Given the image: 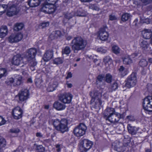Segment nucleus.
<instances>
[{
    "label": "nucleus",
    "mask_w": 152,
    "mask_h": 152,
    "mask_svg": "<svg viewBox=\"0 0 152 152\" xmlns=\"http://www.w3.org/2000/svg\"><path fill=\"white\" fill-rule=\"evenodd\" d=\"M103 117L106 120L112 123L118 122L123 117L120 113L116 112L114 109L110 107L107 108L104 110Z\"/></svg>",
    "instance_id": "obj_1"
},
{
    "label": "nucleus",
    "mask_w": 152,
    "mask_h": 152,
    "mask_svg": "<svg viewBox=\"0 0 152 152\" xmlns=\"http://www.w3.org/2000/svg\"><path fill=\"white\" fill-rule=\"evenodd\" d=\"M58 0H47L42 4L41 11L45 13L52 14L56 10V3Z\"/></svg>",
    "instance_id": "obj_2"
},
{
    "label": "nucleus",
    "mask_w": 152,
    "mask_h": 152,
    "mask_svg": "<svg viewBox=\"0 0 152 152\" xmlns=\"http://www.w3.org/2000/svg\"><path fill=\"white\" fill-rule=\"evenodd\" d=\"M87 44L86 40L81 37H75L71 42V46L74 51L82 50L86 47Z\"/></svg>",
    "instance_id": "obj_3"
},
{
    "label": "nucleus",
    "mask_w": 152,
    "mask_h": 152,
    "mask_svg": "<svg viewBox=\"0 0 152 152\" xmlns=\"http://www.w3.org/2000/svg\"><path fill=\"white\" fill-rule=\"evenodd\" d=\"M37 53V50L35 48H31L28 49L26 52L25 57L28 62H30V65L34 67L37 64L35 61V56Z\"/></svg>",
    "instance_id": "obj_4"
},
{
    "label": "nucleus",
    "mask_w": 152,
    "mask_h": 152,
    "mask_svg": "<svg viewBox=\"0 0 152 152\" xmlns=\"http://www.w3.org/2000/svg\"><path fill=\"white\" fill-rule=\"evenodd\" d=\"M137 78L136 73L132 72L126 79L125 81V87L129 88L134 87L137 83Z\"/></svg>",
    "instance_id": "obj_5"
},
{
    "label": "nucleus",
    "mask_w": 152,
    "mask_h": 152,
    "mask_svg": "<svg viewBox=\"0 0 152 152\" xmlns=\"http://www.w3.org/2000/svg\"><path fill=\"white\" fill-rule=\"evenodd\" d=\"M87 129V127L83 123H80L75 128L73 133L75 135L79 137L83 136L85 134Z\"/></svg>",
    "instance_id": "obj_6"
},
{
    "label": "nucleus",
    "mask_w": 152,
    "mask_h": 152,
    "mask_svg": "<svg viewBox=\"0 0 152 152\" xmlns=\"http://www.w3.org/2000/svg\"><path fill=\"white\" fill-rule=\"evenodd\" d=\"M144 109L149 112H152V96H148L143 100Z\"/></svg>",
    "instance_id": "obj_7"
},
{
    "label": "nucleus",
    "mask_w": 152,
    "mask_h": 152,
    "mask_svg": "<svg viewBox=\"0 0 152 152\" xmlns=\"http://www.w3.org/2000/svg\"><path fill=\"white\" fill-rule=\"evenodd\" d=\"M128 142L126 143L124 145L121 142L117 141H115L114 142L112 145L114 146L115 150L119 152H123L125 150V147L128 145L130 142V139L128 140Z\"/></svg>",
    "instance_id": "obj_8"
},
{
    "label": "nucleus",
    "mask_w": 152,
    "mask_h": 152,
    "mask_svg": "<svg viewBox=\"0 0 152 152\" xmlns=\"http://www.w3.org/2000/svg\"><path fill=\"white\" fill-rule=\"evenodd\" d=\"M23 35L21 33L12 34L8 38L9 42L11 43L18 42L21 40Z\"/></svg>",
    "instance_id": "obj_9"
},
{
    "label": "nucleus",
    "mask_w": 152,
    "mask_h": 152,
    "mask_svg": "<svg viewBox=\"0 0 152 152\" xmlns=\"http://www.w3.org/2000/svg\"><path fill=\"white\" fill-rule=\"evenodd\" d=\"M68 124V121L66 119H62L59 125L56 127V130L62 133L68 131L69 128L67 126Z\"/></svg>",
    "instance_id": "obj_10"
},
{
    "label": "nucleus",
    "mask_w": 152,
    "mask_h": 152,
    "mask_svg": "<svg viewBox=\"0 0 152 152\" xmlns=\"http://www.w3.org/2000/svg\"><path fill=\"white\" fill-rule=\"evenodd\" d=\"M81 143L82 146L80 148V150L82 151L86 152L90 149L93 145V142L87 139L83 140Z\"/></svg>",
    "instance_id": "obj_11"
},
{
    "label": "nucleus",
    "mask_w": 152,
    "mask_h": 152,
    "mask_svg": "<svg viewBox=\"0 0 152 152\" xmlns=\"http://www.w3.org/2000/svg\"><path fill=\"white\" fill-rule=\"evenodd\" d=\"M19 12L17 6L14 4L12 5L7 10V15L9 17L17 15Z\"/></svg>",
    "instance_id": "obj_12"
},
{
    "label": "nucleus",
    "mask_w": 152,
    "mask_h": 152,
    "mask_svg": "<svg viewBox=\"0 0 152 152\" xmlns=\"http://www.w3.org/2000/svg\"><path fill=\"white\" fill-rule=\"evenodd\" d=\"M23 112L20 107H17L13 110L12 111V115L13 118L18 120L22 117Z\"/></svg>",
    "instance_id": "obj_13"
},
{
    "label": "nucleus",
    "mask_w": 152,
    "mask_h": 152,
    "mask_svg": "<svg viewBox=\"0 0 152 152\" xmlns=\"http://www.w3.org/2000/svg\"><path fill=\"white\" fill-rule=\"evenodd\" d=\"M53 56V52L52 50H46L44 53L43 57V59L44 61L48 62Z\"/></svg>",
    "instance_id": "obj_14"
},
{
    "label": "nucleus",
    "mask_w": 152,
    "mask_h": 152,
    "mask_svg": "<svg viewBox=\"0 0 152 152\" xmlns=\"http://www.w3.org/2000/svg\"><path fill=\"white\" fill-rule=\"evenodd\" d=\"M72 97L71 96H59V100L64 104H69L71 102Z\"/></svg>",
    "instance_id": "obj_15"
},
{
    "label": "nucleus",
    "mask_w": 152,
    "mask_h": 152,
    "mask_svg": "<svg viewBox=\"0 0 152 152\" xmlns=\"http://www.w3.org/2000/svg\"><path fill=\"white\" fill-rule=\"evenodd\" d=\"M62 35L63 34L60 31L57 30L53 31L49 36V37L51 39L53 40L60 38Z\"/></svg>",
    "instance_id": "obj_16"
},
{
    "label": "nucleus",
    "mask_w": 152,
    "mask_h": 152,
    "mask_svg": "<svg viewBox=\"0 0 152 152\" xmlns=\"http://www.w3.org/2000/svg\"><path fill=\"white\" fill-rule=\"evenodd\" d=\"M53 107L58 110H62L65 109L66 106L58 101H55L53 104Z\"/></svg>",
    "instance_id": "obj_17"
},
{
    "label": "nucleus",
    "mask_w": 152,
    "mask_h": 152,
    "mask_svg": "<svg viewBox=\"0 0 152 152\" xmlns=\"http://www.w3.org/2000/svg\"><path fill=\"white\" fill-rule=\"evenodd\" d=\"M98 96H93L91 100V103H94L95 107H99L102 104V102Z\"/></svg>",
    "instance_id": "obj_18"
},
{
    "label": "nucleus",
    "mask_w": 152,
    "mask_h": 152,
    "mask_svg": "<svg viewBox=\"0 0 152 152\" xmlns=\"http://www.w3.org/2000/svg\"><path fill=\"white\" fill-rule=\"evenodd\" d=\"M58 86V83L56 81H51L49 84L47 91L48 92H52L56 90Z\"/></svg>",
    "instance_id": "obj_19"
},
{
    "label": "nucleus",
    "mask_w": 152,
    "mask_h": 152,
    "mask_svg": "<svg viewBox=\"0 0 152 152\" xmlns=\"http://www.w3.org/2000/svg\"><path fill=\"white\" fill-rule=\"evenodd\" d=\"M143 37L146 39H149L152 37V32L151 30L145 29L142 31Z\"/></svg>",
    "instance_id": "obj_20"
},
{
    "label": "nucleus",
    "mask_w": 152,
    "mask_h": 152,
    "mask_svg": "<svg viewBox=\"0 0 152 152\" xmlns=\"http://www.w3.org/2000/svg\"><path fill=\"white\" fill-rule=\"evenodd\" d=\"M40 0H28V5L31 7H37L39 6L41 3Z\"/></svg>",
    "instance_id": "obj_21"
},
{
    "label": "nucleus",
    "mask_w": 152,
    "mask_h": 152,
    "mask_svg": "<svg viewBox=\"0 0 152 152\" xmlns=\"http://www.w3.org/2000/svg\"><path fill=\"white\" fill-rule=\"evenodd\" d=\"M130 55L125 56L122 58L123 63L126 65H129L131 64L133 61L131 58Z\"/></svg>",
    "instance_id": "obj_22"
},
{
    "label": "nucleus",
    "mask_w": 152,
    "mask_h": 152,
    "mask_svg": "<svg viewBox=\"0 0 152 152\" xmlns=\"http://www.w3.org/2000/svg\"><path fill=\"white\" fill-rule=\"evenodd\" d=\"M8 28L6 26H2L0 28L1 38H2L6 36L8 33Z\"/></svg>",
    "instance_id": "obj_23"
},
{
    "label": "nucleus",
    "mask_w": 152,
    "mask_h": 152,
    "mask_svg": "<svg viewBox=\"0 0 152 152\" xmlns=\"http://www.w3.org/2000/svg\"><path fill=\"white\" fill-rule=\"evenodd\" d=\"M119 73L122 76L124 77L129 72V71L127 69H125L123 66H121L118 69Z\"/></svg>",
    "instance_id": "obj_24"
},
{
    "label": "nucleus",
    "mask_w": 152,
    "mask_h": 152,
    "mask_svg": "<svg viewBox=\"0 0 152 152\" xmlns=\"http://www.w3.org/2000/svg\"><path fill=\"white\" fill-rule=\"evenodd\" d=\"M127 128L129 133L132 134H135L137 131V128L134 126H132L129 124L128 125Z\"/></svg>",
    "instance_id": "obj_25"
},
{
    "label": "nucleus",
    "mask_w": 152,
    "mask_h": 152,
    "mask_svg": "<svg viewBox=\"0 0 152 152\" xmlns=\"http://www.w3.org/2000/svg\"><path fill=\"white\" fill-rule=\"evenodd\" d=\"M121 49L116 45H113L112 46V50L113 53L116 55H118L120 53Z\"/></svg>",
    "instance_id": "obj_26"
},
{
    "label": "nucleus",
    "mask_w": 152,
    "mask_h": 152,
    "mask_svg": "<svg viewBox=\"0 0 152 152\" xmlns=\"http://www.w3.org/2000/svg\"><path fill=\"white\" fill-rule=\"evenodd\" d=\"M24 27V24L22 23H17L14 26V30L18 31L21 30Z\"/></svg>",
    "instance_id": "obj_27"
},
{
    "label": "nucleus",
    "mask_w": 152,
    "mask_h": 152,
    "mask_svg": "<svg viewBox=\"0 0 152 152\" xmlns=\"http://www.w3.org/2000/svg\"><path fill=\"white\" fill-rule=\"evenodd\" d=\"M131 15L127 13H125L123 14L121 18V20L123 22L128 20L130 18Z\"/></svg>",
    "instance_id": "obj_28"
},
{
    "label": "nucleus",
    "mask_w": 152,
    "mask_h": 152,
    "mask_svg": "<svg viewBox=\"0 0 152 152\" xmlns=\"http://www.w3.org/2000/svg\"><path fill=\"white\" fill-rule=\"evenodd\" d=\"M103 61L106 65L110 64L113 63L111 58L109 56L105 57L103 59Z\"/></svg>",
    "instance_id": "obj_29"
},
{
    "label": "nucleus",
    "mask_w": 152,
    "mask_h": 152,
    "mask_svg": "<svg viewBox=\"0 0 152 152\" xmlns=\"http://www.w3.org/2000/svg\"><path fill=\"white\" fill-rule=\"evenodd\" d=\"M99 38L102 41L107 40L109 36L108 32H104L103 33H99Z\"/></svg>",
    "instance_id": "obj_30"
},
{
    "label": "nucleus",
    "mask_w": 152,
    "mask_h": 152,
    "mask_svg": "<svg viewBox=\"0 0 152 152\" xmlns=\"http://www.w3.org/2000/svg\"><path fill=\"white\" fill-rule=\"evenodd\" d=\"M29 90L26 88L21 90L17 95H30Z\"/></svg>",
    "instance_id": "obj_31"
},
{
    "label": "nucleus",
    "mask_w": 152,
    "mask_h": 152,
    "mask_svg": "<svg viewBox=\"0 0 152 152\" xmlns=\"http://www.w3.org/2000/svg\"><path fill=\"white\" fill-rule=\"evenodd\" d=\"M71 52L70 48L69 46H66L62 51V54L68 56Z\"/></svg>",
    "instance_id": "obj_32"
},
{
    "label": "nucleus",
    "mask_w": 152,
    "mask_h": 152,
    "mask_svg": "<svg viewBox=\"0 0 152 152\" xmlns=\"http://www.w3.org/2000/svg\"><path fill=\"white\" fill-rule=\"evenodd\" d=\"M140 45L142 48L144 50L147 48L149 45L148 42L142 39L141 40Z\"/></svg>",
    "instance_id": "obj_33"
},
{
    "label": "nucleus",
    "mask_w": 152,
    "mask_h": 152,
    "mask_svg": "<svg viewBox=\"0 0 152 152\" xmlns=\"http://www.w3.org/2000/svg\"><path fill=\"white\" fill-rule=\"evenodd\" d=\"M105 78L103 74H99L96 77V82L97 84L102 82V80Z\"/></svg>",
    "instance_id": "obj_34"
},
{
    "label": "nucleus",
    "mask_w": 152,
    "mask_h": 152,
    "mask_svg": "<svg viewBox=\"0 0 152 152\" xmlns=\"http://www.w3.org/2000/svg\"><path fill=\"white\" fill-rule=\"evenodd\" d=\"M105 78V81L108 83H110L112 81V76L110 73H107L106 75Z\"/></svg>",
    "instance_id": "obj_35"
},
{
    "label": "nucleus",
    "mask_w": 152,
    "mask_h": 152,
    "mask_svg": "<svg viewBox=\"0 0 152 152\" xmlns=\"http://www.w3.org/2000/svg\"><path fill=\"white\" fill-rule=\"evenodd\" d=\"M7 70L5 69L4 68L0 69V78L6 76L7 75Z\"/></svg>",
    "instance_id": "obj_36"
},
{
    "label": "nucleus",
    "mask_w": 152,
    "mask_h": 152,
    "mask_svg": "<svg viewBox=\"0 0 152 152\" xmlns=\"http://www.w3.org/2000/svg\"><path fill=\"white\" fill-rule=\"evenodd\" d=\"M63 62V60L60 58H56L53 61V64L57 65L62 64Z\"/></svg>",
    "instance_id": "obj_37"
},
{
    "label": "nucleus",
    "mask_w": 152,
    "mask_h": 152,
    "mask_svg": "<svg viewBox=\"0 0 152 152\" xmlns=\"http://www.w3.org/2000/svg\"><path fill=\"white\" fill-rule=\"evenodd\" d=\"M140 22L142 23H145L147 24H149L151 22V20L148 18H140Z\"/></svg>",
    "instance_id": "obj_38"
},
{
    "label": "nucleus",
    "mask_w": 152,
    "mask_h": 152,
    "mask_svg": "<svg viewBox=\"0 0 152 152\" xmlns=\"http://www.w3.org/2000/svg\"><path fill=\"white\" fill-rule=\"evenodd\" d=\"M60 122L61 121H59L57 119L53 121V124L56 129V127L59 125Z\"/></svg>",
    "instance_id": "obj_39"
},
{
    "label": "nucleus",
    "mask_w": 152,
    "mask_h": 152,
    "mask_svg": "<svg viewBox=\"0 0 152 152\" xmlns=\"http://www.w3.org/2000/svg\"><path fill=\"white\" fill-rule=\"evenodd\" d=\"M36 149L39 152H44L45 151V148L42 145H37Z\"/></svg>",
    "instance_id": "obj_40"
},
{
    "label": "nucleus",
    "mask_w": 152,
    "mask_h": 152,
    "mask_svg": "<svg viewBox=\"0 0 152 152\" xmlns=\"http://www.w3.org/2000/svg\"><path fill=\"white\" fill-rule=\"evenodd\" d=\"M16 97H18L19 101H24L26 100L28 98V96H16Z\"/></svg>",
    "instance_id": "obj_41"
},
{
    "label": "nucleus",
    "mask_w": 152,
    "mask_h": 152,
    "mask_svg": "<svg viewBox=\"0 0 152 152\" xmlns=\"http://www.w3.org/2000/svg\"><path fill=\"white\" fill-rule=\"evenodd\" d=\"M6 145V141L5 139L2 137H0V147H4Z\"/></svg>",
    "instance_id": "obj_42"
},
{
    "label": "nucleus",
    "mask_w": 152,
    "mask_h": 152,
    "mask_svg": "<svg viewBox=\"0 0 152 152\" xmlns=\"http://www.w3.org/2000/svg\"><path fill=\"white\" fill-rule=\"evenodd\" d=\"M20 60L18 58H17L15 59V57L13 58L12 64L15 65L17 66L19 65L20 64Z\"/></svg>",
    "instance_id": "obj_43"
},
{
    "label": "nucleus",
    "mask_w": 152,
    "mask_h": 152,
    "mask_svg": "<svg viewBox=\"0 0 152 152\" xmlns=\"http://www.w3.org/2000/svg\"><path fill=\"white\" fill-rule=\"evenodd\" d=\"M15 81H16V85H20L22 83V77L21 76H19L18 78H16Z\"/></svg>",
    "instance_id": "obj_44"
},
{
    "label": "nucleus",
    "mask_w": 152,
    "mask_h": 152,
    "mask_svg": "<svg viewBox=\"0 0 152 152\" xmlns=\"http://www.w3.org/2000/svg\"><path fill=\"white\" fill-rule=\"evenodd\" d=\"M15 79L12 77L10 78L8 80L5 81L6 83L8 85H12L15 81Z\"/></svg>",
    "instance_id": "obj_45"
},
{
    "label": "nucleus",
    "mask_w": 152,
    "mask_h": 152,
    "mask_svg": "<svg viewBox=\"0 0 152 152\" xmlns=\"http://www.w3.org/2000/svg\"><path fill=\"white\" fill-rule=\"evenodd\" d=\"M49 22H44L41 23L40 24V26H41L42 28H43L49 26Z\"/></svg>",
    "instance_id": "obj_46"
},
{
    "label": "nucleus",
    "mask_w": 152,
    "mask_h": 152,
    "mask_svg": "<svg viewBox=\"0 0 152 152\" xmlns=\"http://www.w3.org/2000/svg\"><path fill=\"white\" fill-rule=\"evenodd\" d=\"M147 91L152 95V84H148L147 86Z\"/></svg>",
    "instance_id": "obj_47"
},
{
    "label": "nucleus",
    "mask_w": 152,
    "mask_h": 152,
    "mask_svg": "<svg viewBox=\"0 0 152 152\" xmlns=\"http://www.w3.org/2000/svg\"><path fill=\"white\" fill-rule=\"evenodd\" d=\"M107 28L106 26H104L103 27L101 28L99 30V33H103L104 32H108L106 31V29Z\"/></svg>",
    "instance_id": "obj_48"
},
{
    "label": "nucleus",
    "mask_w": 152,
    "mask_h": 152,
    "mask_svg": "<svg viewBox=\"0 0 152 152\" xmlns=\"http://www.w3.org/2000/svg\"><path fill=\"white\" fill-rule=\"evenodd\" d=\"M10 131L11 133L16 134L19 133L20 130L18 128H13L11 129Z\"/></svg>",
    "instance_id": "obj_49"
},
{
    "label": "nucleus",
    "mask_w": 152,
    "mask_h": 152,
    "mask_svg": "<svg viewBox=\"0 0 152 152\" xmlns=\"http://www.w3.org/2000/svg\"><path fill=\"white\" fill-rule=\"evenodd\" d=\"M73 15L70 13H67L65 14L64 15V17L65 18L68 19V20L72 18Z\"/></svg>",
    "instance_id": "obj_50"
},
{
    "label": "nucleus",
    "mask_w": 152,
    "mask_h": 152,
    "mask_svg": "<svg viewBox=\"0 0 152 152\" xmlns=\"http://www.w3.org/2000/svg\"><path fill=\"white\" fill-rule=\"evenodd\" d=\"M126 118L128 120L132 121H134L135 120L134 117L131 115L127 116Z\"/></svg>",
    "instance_id": "obj_51"
},
{
    "label": "nucleus",
    "mask_w": 152,
    "mask_h": 152,
    "mask_svg": "<svg viewBox=\"0 0 152 152\" xmlns=\"http://www.w3.org/2000/svg\"><path fill=\"white\" fill-rule=\"evenodd\" d=\"M143 5H147L151 3V0H140Z\"/></svg>",
    "instance_id": "obj_52"
},
{
    "label": "nucleus",
    "mask_w": 152,
    "mask_h": 152,
    "mask_svg": "<svg viewBox=\"0 0 152 152\" xmlns=\"http://www.w3.org/2000/svg\"><path fill=\"white\" fill-rule=\"evenodd\" d=\"M118 87V84L116 82L114 83L112 85V88L113 90H115Z\"/></svg>",
    "instance_id": "obj_53"
},
{
    "label": "nucleus",
    "mask_w": 152,
    "mask_h": 152,
    "mask_svg": "<svg viewBox=\"0 0 152 152\" xmlns=\"http://www.w3.org/2000/svg\"><path fill=\"white\" fill-rule=\"evenodd\" d=\"M140 64L142 67H145L147 65V62L145 61H141L140 62Z\"/></svg>",
    "instance_id": "obj_54"
},
{
    "label": "nucleus",
    "mask_w": 152,
    "mask_h": 152,
    "mask_svg": "<svg viewBox=\"0 0 152 152\" xmlns=\"http://www.w3.org/2000/svg\"><path fill=\"white\" fill-rule=\"evenodd\" d=\"M77 16H78L83 17L85 16V14L83 12L77 10Z\"/></svg>",
    "instance_id": "obj_55"
},
{
    "label": "nucleus",
    "mask_w": 152,
    "mask_h": 152,
    "mask_svg": "<svg viewBox=\"0 0 152 152\" xmlns=\"http://www.w3.org/2000/svg\"><path fill=\"white\" fill-rule=\"evenodd\" d=\"M109 19L110 20L113 21L116 20L117 18L114 15H110L109 16Z\"/></svg>",
    "instance_id": "obj_56"
},
{
    "label": "nucleus",
    "mask_w": 152,
    "mask_h": 152,
    "mask_svg": "<svg viewBox=\"0 0 152 152\" xmlns=\"http://www.w3.org/2000/svg\"><path fill=\"white\" fill-rule=\"evenodd\" d=\"M5 120L1 116H0V126L3 125L5 123Z\"/></svg>",
    "instance_id": "obj_57"
},
{
    "label": "nucleus",
    "mask_w": 152,
    "mask_h": 152,
    "mask_svg": "<svg viewBox=\"0 0 152 152\" xmlns=\"http://www.w3.org/2000/svg\"><path fill=\"white\" fill-rule=\"evenodd\" d=\"M72 77V74L71 72H69L67 74V75L66 76V78L67 79H69V78H71Z\"/></svg>",
    "instance_id": "obj_58"
},
{
    "label": "nucleus",
    "mask_w": 152,
    "mask_h": 152,
    "mask_svg": "<svg viewBox=\"0 0 152 152\" xmlns=\"http://www.w3.org/2000/svg\"><path fill=\"white\" fill-rule=\"evenodd\" d=\"M65 37L66 40L68 41L70 40L72 38V36L70 35H66Z\"/></svg>",
    "instance_id": "obj_59"
},
{
    "label": "nucleus",
    "mask_w": 152,
    "mask_h": 152,
    "mask_svg": "<svg viewBox=\"0 0 152 152\" xmlns=\"http://www.w3.org/2000/svg\"><path fill=\"white\" fill-rule=\"evenodd\" d=\"M138 19L137 18H136L134 21L133 24L134 26H137V23L138 22Z\"/></svg>",
    "instance_id": "obj_60"
},
{
    "label": "nucleus",
    "mask_w": 152,
    "mask_h": 152,
    "mask_svg": "<svg viewBox=\"0 0 152 152\" xmlns=\"http://www.w3.org/2000/svg\"><path fill=\"white\" fill-rule=\"evenodd\" d=\"M56 148H57L56 151H59L61 149L60 148V145L59 144L56 145Z\"/></svg>",
    "instance_id": "obj_61"
},
{
    "label": "nucleus",
    "mask_w": 152,
    "mask_h": 152,
    "mask_svg": "<svg viewBox=\"0 0 152 152\" xmlns=\"http://www.w3.org/2000/svg\"><path fill=\"white\" fill-rule=\"evenodd\" d=\"M27 82L29 83H32V79L31 77H29L28 78Z\"/></svg>",
    "instance_id": "obj_62"
},
{
    "label": "nucleus",
    "mask_w": 152,
    "mask_h": 152,
    "mask_svg": "<svg viewBox=\"0 0 152 152\" xmlns=\"http://www.w3.org/2000/svg\"><path fill=\"white\" fill-rule=\"evenodd\" d=\"M137 56V54L136 53H133L132 54L131 56H132V57L133 58H134L135 57H136Z\"/></svg>",
    "instance_id": "obj_63"
},
{
    "label": "nucleus",
    "mask_w": 152,
    "mask_h": 152,
    "mask_svg": "<svg viewBox=\"0 0 152 152\" xmlns=\"http://www.w3.org/2000/svg\"><path fill=\"white\" fill-rule=\"evenodd\" d=\"M36 135L37 137H42V135L40 133L37 132L36 133Z\"/></svg>",
    "instance_id": "obj_64"
}]
</instances>
